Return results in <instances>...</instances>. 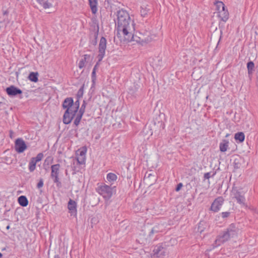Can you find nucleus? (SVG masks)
I'll use <instances>...</instances> for the list:
<instances>
[{
	"label": "nucleus",
	"instance_id": "1",
	"mask_svg": "<svg viewBox=\"0 0 258 258\" xmlns=\"http://www.w3.org/2000/svg\"><path fill=\"white\" fill-rule=\"evenodd\" d=\"M116 15V19L114 20L117 27L116 37L120 40L122 39L123 36L127 35L128 32L131 33L132 31L135 30L134 23L125 10H118Z\"/></svg>",
	"mask_w": 258,
	"mask_h": 258
},
{
	"label": "nucleus",
	"instance_id": "2",
	"mask_svg": "<svg viewBox=\"0 0 258 258\" xmlns=\"http://www.w3.org/2000/svg\"><path fill=\"white\" fill-rule=\"evenodd\" d=\"M239 229L235 224H231L225 230L221 232L217 237L213 244V246L216 247L228 241L231 238L236 236Z\"/></svg>",
	"mask_w": 258,
	"mask_h": 258
},
{
	"label": "nucleus",
	"instance_id": "3",
	"mask_svg": "<svg viewBox=\"0 0 258 258\" xmlns=\"http://www.w3.org/2000/svg\"><path fill=\"white\" fill-rule=\"evenodd\" d=\"M134 31H132L131 33L128 32V34L123 36L122 39L120 41L123 42H128L131 41H136L137 43L143 45L144 43H147L151 40L150 37V32L146 31L144 34L142 32H139L136 35L133 34Z\"/></svg>",
	"mask_w": 258,
	"mask_h": 258
},
{
	"label": "nucleus",
	"instance_id": "4",
	"mask_svg": "<svg viewBox=\"0 0 258 258\" xmlns=\"http://www.w3.org/2000/svg\"><path fill=\"white\" fill-rule=\"evenodd\" d=\"M97 192L101 195L105 200H109L113 194L112 188L106 184L98 186L96 188Z\"/></svg>",
	"mask_w": 258,
	"mask_h": 258
},
{
	"label": "nucleus",
	"instance_id": "5",
	"mask_svg": "<svg viewBox=\"0 0 258 258\" xmlns=\"http://www.w3.org/2000/svg\"><path fill=\"white\" fill-rule=\"evenodd\" d=\"M60 167L59 164H54L51 166L50 177L53 179L54 183H56V186L58 187H60L61 184L58 177Z\"/></svg>",
	"mask_w": 258,
	"mask_h": 258
},
{
	"label": "nucleus",
	"instance_id": "6",
	"mask_svg": "<svg viewBox=\"0 0 258 258\" xmlns=\"http://www.w3.org/2000/svg\"><path fill=\"white\" fill-rule=\"evenodd\" d=\"M107 41L105 38L102 37L100 40L99 44V54L97 58L98 62H100L105 55V50L106 48Z\"/></svg>",
	"mask_w": 258,
	"mask_h": 258
},
{
	"label": "nucleus",
	"instance_id": "7",
	"mask_svg": "<svg viewBox=\"0 0 258 258\" xmlns=\"http://www.w3.org/2000/svg\"><path fill=\"white\" fill-rule=\"evenodd\" d=\"M224 200L222 197H219L215 199L212 203L210 210L214 212H218L224 203Z\"/></svg>",
	"mask_w": 258,
	"mask_h": 258
},
{
	"label": "nucleus",
	"instance_id": "8",
	"mask_svg": "<svg viewBox=\"0 0 258 258\" xmlns=\"http://www.w3.org/2000/svg\"><path fill=\"white\" fill-rule=\"evenodd\" d=\"M72 109H66L63 116V122L66 124L70 123L76 115V111L74 112Z\"/></svg>",
	"mask_w": 258,
	"mask_h": 258
},
{
	"label": "nucleus",
	"instance_id": "9",
	"mask_svg": "<svg viewBox=\"0 0 258 258\" xmlns=\"http://www.w3.org/2000/svg\"><path fill=\"white\" fill-rule=\"evenodd\" d=\"M15 149V150L19 153L23 152L27 149L25 142L22 139L18 138L16 140Z\"/></svg>",
	"mask_w": 258,
	"mask_h": 258
},
{
	"label": "nucleus",
	"instance_id": "10",
	"mask_svg": "<svg viewBox=\"0 0 258 258\" xmlns=\"http://www.w3.org/2000/svg\"><path fill=\"white\" fill-rule=\"evenodd\" d=\"M6 91L9 96L12 97L22 93V91L21 89L13 85H11L7 88Z\"/></svg>",
	"mask_w": 258,
	"mask_h": 258
},
{
	"label": "nucleus",
	"instance_id": "11",
	"mask_svg": "<svg viewBox=\"0 0 258 258\" xmlns=\"http://www.w3.org/2000/svg\"><path fill=\"white\" fill-rule=\"evenodd\" d=\"M77 203L75 201L70 199L68 202V208L71 213V215H76L77 214Z\"/></svg>",
	"mask_w": 258,
	"mask_h": 258
},
{
	"label": "nucleus",
	"instance_id": "12",
	"mask_svg": "<svg viewBox=\"0 0 258 258\" xmlns=\"http://www.w3.org/2000/svg\"><path fill=\"white\" fill-rule=\"evenodd\" d=\"M74 104V101L72 98L69 97L67 98L62 103V107L63 108L73 109V105Z\"/></svg>",
	"mask_w": 258,
	"mask_h": 258
},
{
	"label": "nucleus",
	"instance_id": "13",
	"mask_svg": "<svg viewBox=\"0 0 258 258\" xmlns=\"http://www.w3.org/2000/svg\"><path fill=\"white\" fill-rule=\"evenodd\" d=\"M233 195L234 198L236 199L238 203L240 204H244L245 201V198L240 193V192L236 191V192H233Z\"/></svg>",
	"mask_w": 258,
	"mask_h": 258
},
{
	"label": "nucleus",
	"instance_id": "14",
	"mask_svg": "<svg viewBox=\"0 0 258 258\" xmlns=\"http://www.w3.org/2000/svg\"><path fill=\"white\" fill-rule=\"evenodd\" d=\"M163 253H164L163 251V247L161 245H156L153 249V255L154 257H160Z\"/></svg>",
	"mask_w": 258,
	"mask_h": 258
},
{
	"label": "nucleus",
	"instance_id": "15",
	"mask_svg": "<svg viewBox=\"0 0 258 258\" xmlns=\"http://www.w3.org/2000/svg\"><path fill=\"white\" fill-rule=\"evenodd\" d=\"M218 17L221 19V20L226 22L229 18V13L226 9L218 13Z\"/></svg>",
	"mask_w": 258,
	"mask_h": 258
},
{
	"label": "nucleus",
	"instance_id": "16",
	"mask_svg": "<svg viewBox=\"0 0 258 258\" xmlns=\"http://www.w3.org/2000/svg\"><path fill=\"white\" fill-rule=\"evenodd\" d=\"M89 5L91 10V12L93 14H96L98 9V0H89Z\"/></svg>",
	"mask_w": 258,
	"mask_h": 258
},
{
	"label": "nucleus",
	"instance_id": "17",
	"mask_svg": "<svg viewBox=\"0 0 258 258\" xmlns=\"http://www.w3.org/2000/svg\"><path fill=\"white\" fill-rule=\"evenodd\" d=\"M39 5H40L44 9H49L52 7L51 3L48 0H35Z\"/></svg>",
	"mask_w": 258,
	"mask_h": 258
},
{
	"label": "nucleus",
	"instance_id": "18",
	"mask_svg": "<svg viewBox=\"0 0 258 258\" xmlns=\"http://www.w3.org/2000/svg\"><path fill=\"white\" fill-rule=\"evenodd\" d=\"M229 146V141L226 140H223L221 143H220L219 148L222 152H225L227 151Z\"/></svg>",
	"mask_w": 258,
	"mask_h": 258
},
{
	"label": "nucleus",
	"instance_id": "19",
	"mask_svg": "<svg viewBox=\"0 0 258 258\" xmlns=\"http://www.w3.org/2000/svg\"><path fill=\"white\" fill-rule=\"evenodd\" d=\"M18 203L22 207H26L28 205V201L24 196H21L18 198Z\"/></svg>",
	"mask_w": 258,
	"mask_h": 258
},
{
	"label": "nucleus",
	"instance_id": "20",
	"mask_svg": "<svg viewBox=\"0 0 258 258\" xmlns=\"http://www.w3.org/2000/svg\"><path fill=\"white\" fill-rule=\"evenodd\" d=\"M234 139L236 141H238L239 143L243 142L245 139L244 133L242 132L236 133L234 136Z\"/></svg>",
	"mask_w": 258,
	"mask_h": 258
},
{
	"label": "nucleus",
	"instance_id": "21",
	"mask_svg": "<svg viewBox=\"0 0 258 258\" xmlns=\"http://www.w3.org/2000/svg\"><path fill=\"white\" fill-rule=\"evenodd\" d=\"M89 57H90V56L89 55L85 54L83 56V58H82L80 60V61L79 63V68L80 69H82L85 67V63L86 62V60H87V59L89 58Z\"/></svg>",
	"mask_w": 258,
	"mask_h": 258
},
{
	"label": "nucleus",
	"instance_id": "22",
	"mask_svg": "<svg viewBox=\"0 0 258 258\" xmlns=\"http://www.w3.org/2000/svg\"><path fill=\"white\" fill-rule=\"evenodd\" d=\"M215 5H216V10L217 11L218 13L226 9L224 4L222 2H216Z\"/></svg>",
	"mask_w": 258,
	"mask_h": 258
},
{
	"label": "nucleus",
	"instance_id": "23",
	"mask_svg": "<svg viewBox=\"0 0 258 258\" xmlns=\"http://www.w3.org/2000/svg\"><path fill=\"white\" fill-rule=\"evenodd\" d=\"M37 163L34 158H32L31 159L29 163V170L30 172H33L35 170Z\"/></svg>",
	"mask_w": 258,
	"mask_h": 258
},
{
	"label": "nucleus",
	"instance_id": "24",
	"mask_svg": "<svg viewBox=\"0 0 258 258\" xmlns=\"http://www.w3.org/2000/svg\"><path fill=\"white\" fill-rule=\"evenodd\" d=\"M38 73L31 72L30 73L28 78L33 82H37L38 81Z\"/></svg>",
	"mask_w": 258,
	"mask_h": 258
},
{
	"label": "nucleus",
	"instance_id": "25",
	"mask_svg": "<svg viewBox=\"0 0 258 258\" xmlns=\"http://www.w3.org/2000/svg\"><path fill=\"white\" fill-rule=\"evenodd\" d=\"M206 223L204 221H201L198 225V231L200 233L205 231L206 227Z\"/></svg>",
	"mask_w": 258,
	"mask_h": 258
},
{
	"label": "nucleus",
	"instance_id": "26",
	"mask_svg": "<svg viewBox=\"0 0 258 258\" xmlns=\"http://www.w3.org/2000/svg\"><path fill=\"white\" fill-rule=\"evenodd\" d=\"M254 63L250 61L247 63V68L248 70V73L249 75L251 74L254 71Z\"/></svg>",
	"mask_w": 258,
	"mask_h": 258
},
{
	"label": "nucleus",
	"instance_id": "27",
	"mask_svg": "<svg viewBox=\"0 0 258 258\" xmlns=\"http://www.w3.org/2000/svg\"><path fill=\"white\" fill-rule=\"evenodd\" d=\"M106 178L109 182L115 181L117 179V176L112 173L107 174Z\"/></svg>",
	"mask_w": 258,
	"mask_h": 258
},
{
	"label": "nucleus",
	"instance_id": "28",
	"mask_svg": "<svg viewBox=\"0 0 258 258\" xmlns=\"http://www.w3.org/2000/svg\"><path fill=\"white\" fill-rule=\"evenodd\" d=\"M98 63V62H97V64L94 66V68L93 69V71L92 72L91 78H92V81L93 84L95 83V80H96V69L97 64Z\"/></svg>",
	"mask_w": 258,
	"mask_h": 258
},
{
	"label": "nucleus",
	"instance_id": "29",
	"mask_svg": "<svg viewBox=\"0 0 258 258\" xmlns=\"http://www.w3.org/2000/svg\"><path fill=\"white\" fill-rule=\"evenodd\" d=\"M79 106L80 102L79 99H78L74 103L73 105V109L74 110H75L74 111H76L77 112L79 108Z\"/></svg>",
	"mask_w": 258,
	"mask_h": 258
},
{
	"label": "nucleus",
	"instance_id": "30",
	"mask_svg": "<svg viewBox=\"0 0 258 258\" xmlns=\"http://www.w3.org/2000/svg\"><path fill=\"white\" fill-rule=\"evenodd\" d=\"M82 116L81 115L77 114L76 118L75 119L74 123L76 125H78L80 122Z\"/></svg>",
	"mask_w": 258,
	"mask_h": 258
},
{
	"label": "nucleus",
	"instance_id": "31",
	"mask_svg": "<svg viewBox=\"0 0 258 258\" xmlns=\"http://www.w3.org/2000/svg\"><path fill=\"white\" fill-rule=\"evenodd\" d=\"M43 157V154L42 153L38 154L35 157H33L36 162L40 161Z\"/></svg>",
	"mask_w": 258,
	"mask_h": 258
},
{
	"label": "nucleus",
	"instance_id": "32",
	"mask_svg": "<svg viewBox=\"0 0 258 258\" xmlns=\"http://www.w3.org/2000/svg\"><path fill=\"white\" fill-rule=\"evenodd\" d=\"M141 16L143 17H145L147 16V14H148V10H147L146 8H144L143 7H141Z\"/></svg>",
	"mask_w": 258,
	"mask_h": 258
},
{
	"label": "nucleus",
	"instance_id": "33",
	"mask_svg": "<svg viewBox=\"0 0 258 258\" xmlns=\"http://www.w3.org/2000/svg\"><path fill=\"white\" fill-rule=\"evenodd\" d=\"M158 231L159 230L158 227L157 226H155L152 229L151 231L149 233V236L151 237L153 234H154L155 233L158 232Z\"/></svg>",
	"mask_w": 258,
	"mask_h": 258
},
{
	"label": "nucleus",
	"instance_id": "34",
	"mask_svg": "<svg viewBox=\"0 0 258 258\" xmlns=\"http://www.w3.org/2000/svg\"><path fill=\"white\" fill-rule=\"evenodd\" d=\"M77 160L79 164H83L85 163V158L79 156L77 157Z\"/></svg>",
	"mask_w": 258,
	"mask_h": 258
},
{
	"label": "nucleus",
	"instance_id": "35",
	"mask_svg": "<svg viewBox=\"0 0 258 258\" xmlns=\"http://www.w3.org/2000/svg\"><path fill=\"white\" fill-rule=\"evenodd\" d=\"M215 174H216L215 173H214L212 175H211V173L210 172L205 173L204 174V179H208L211 177H213L215 175Z\"/></svg>",
	"mask_w": 258,
	"mask_h": 258
},
{
	"label": "nucleus",
	"instance_id": "36",
	"mask_svg": "<svg viewBox=\"0 0 258 258\" xmlns=\"http://www.w3.org/2000/svg\"><path fill=\"white\" fill-rule=\"evenodd\" d=\"M230 215V213L229 212H222L221 213V217L224 219L228 218V217H229Z\"/></svg>",
	"mask_w": 258,
	"mask_h": 258
},
{
	"label": "nucleus",
	"instance_id": "37",
	"mask_svg": "<svg viewBox=\"0 0 258 258\" xmlns=\"http://www.w3.org/2000/svg\"><path fill=\"white\" fill-rule=\"evenodd\" d=\"M86 153V149H85L84 150H82L79 151V156H81V157L85 158Z\"/></svg>",
	"mask_w": 258,
	"mask_h": 258
},
{
	"label": "nucleus",
	"instance_id": "38",
	"mask_svg": "<svg viewBox=\"0 0 258 258\" xmlns=\"http://www.w3.org/2000/svg\"><path fill=\"white\" fill-rule=\"evenodd\" d=\"M43 185V181L42 179H41L37 184V187L38 188L42 187Z\"/></svg>",
	"mask_w": 258,
	"mask_h": 258
},
{
	"label": "nucleus",
	"instance_id": "39",
	"mask_svg": "<svg viewBox=\"0 0 258 258\" xmlns=\"http://www.w3.org/2000/svg\"><path fill=\"white\" fill-rule=\"evenodd\" d=\"M182 186H183V184L182 183H178L176 187V189H175L176 191H179Z\"/></svg>",
	"mask_w": 258,
	"mask_h": 258
},
{
	"label": "nucleus",
	"instance_id": "40",
	"mask_svg": "<svg viewBox=\"0 0 258 258\" xmlns=\"http://www.w3.org/2000/svg\"><path fill=\"white\" fill-rule=\"evenodd\" d=\"M85 109H82V108H80V110L79 111V113H78V114L81 115V116H83V114L85 112Z\"/></svg>",
	"mask_w": 258,
	"mask_h": 258
},
{
	"label": "nucleus",
	"instance_id": "41",
	"mask_svg": "<svg viewBox=\"0 0 258 258\" xmlns=\"http://www.w3.org/2000/svg\"><path fill=\"white\" fill-rule=\"evenodd\" d=\"M86 106V102L85 100H84L83 103L81 108L82 109H85Z\"/></svg>",
	"mask_w": 258,
	"mask_h": 258
},
{
	"label": "nucleus",
	"instance_id": "42",
	"mask_svg": "<svg viewBox=\"0 0 258 258\" xmlns=\"http://www.w3.org/2000/svg\"><path fill=\"white\" fill-rule=\"evenodd\" d=\"M153 175L151 174H148V176L147 175V174L145 175V179H147L148 178H149L151 176H152Z\"/></svg>",
	"mask_w": 258,
	"mask_h": 258
},
{
	"label": "nucleus",
	"instance_id": "43",
	"mask_svg": "<svg viewBox=\"0 0 258 258\" xmlns=\"http://www.w3.org/2000/svg\"><path fill=\"white\" fill-rule=\"evenodd\" d=\"M54 258H60L58 255H55Z\"/></svg>",
	"mask_w": 258,
	"mask_h": 258
},
{
	"label": "nucleus",
	"instance_id": "44",
	"mask_svg": "<svg viewBox=\"0 0 258 258\" xmlns=\"http://www.w3.org/2000/svg\"><path fill=\"white\" fill-rule=\"evenodd\" d=\"M3 254L1 252H0V258H2Z\"/></svg>",
	"mask_w": 258,
	"mask_h": 258
},
{
	"label": "nucleus",
	"instance_id": "45",
	"mask_svg": "<svg viewBox=\"0 0 258 258\" xmlns=\"http://www.w3.org/2000/svg\"><path fill=\"white\" fill-rule=\"evenodd\" d=\"M10 226L9 225H8L6 227L7 229H9L10 228Z\"/></svg>",
	"mask_w": 258,
	"mask_h": 258
},
{
	"label": "nucleus",
	"instance_id": "46",
	"mask_svg": "<svg viewBox=\"0 0 258 258\" xmlns=\"http://www.w3.org/2000/svg\"><path fill=\"white\" fill-rule=\"evenodd\" d=\"M96 43H97V41H96V40H95V42H94V45H96Z\"/></svg>",
	"mask_w": 258,
	"mask_h": 258
},
{
	"label": "nucleus",
	"instance_id": "47",
	"mask_svg": "<svg viewBox=\"0 0 258 258\" xmlns=\"http://www.w3.org/2000/svg\"><path fill=\"white\" fill-rule=\"evenodd\" d=\"M81 89H80L79 90L78 93H79L81 92Z\"/></svg>",
	"mask_w": 258,
	"mask_h": 258
},
{
	"label": "nucleus",
	"instance_id": "48",
	"mask_svg": "<svg viewBox=\"0 0 258 258\" xmlns=\"http://www.w3.org/2000/svg\"><path fill=\"white\" fill-rule=\"evenodd\" d=\"M7 14V12L6 11L5 13H4V14L6 15Z\"/></svg>",
	"mask_w": 258,
	"mask_h": 258
},
{
	"label": "nucleus",
	"instance_id": "49",
	"mask_svg": "<svg viewBox=\"0 0 258 258\" xmlns=\"http://www.w3.org/2000/svg\"><path fill=\"white\" fill-rule=\"evenodd\" d=\"M2 103V102H0V104Z\"/></svg>",
	"mask_w": 258,
	"mask_h": 258
}]
</instances>
